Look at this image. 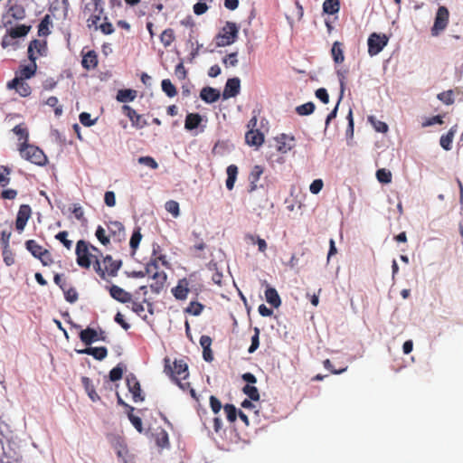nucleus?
<instances>
[{
    "label": "nucleus",
    "instance_id": "f257e3e1",
    "mask_svg": "<svg viewBox=\"0 0 463 463\" xmlns=\"http://www.w3.org/2000/svg\"><path fill=\"white\" fill-rule=\"evenodd\" d=\"M173 367L171 366L170 359H165V368L164 372L169 375L172 380L183 390H189L192 397L195 398V391L191 387V383L188 382L182 383V380H185L189 376L188 365L187 364L182 360H175L173 363Z\"/></svg>",
    "mask_w": 463,
    "mask_h": 463
},
{
    "label": "nucleus",
    "instance_id": "f03ea898",
    "mask_svg": "<svg viewBox=\"0 0 463 463\" xmlns=\"http://www.w3.org/2000/svg\"><path fill=\"white\" fill-rule=\"evenodd\" d=\"M102 262L104 265V269L101 268L100 261L98 258H96L94 264L95 271L102 279H106V273L109 276L115 277L122 265L121 260H113V258L110 255H107L106 257H104Z\"/></svg>",
    "mask_w": 463,
    "mask_h": 463
},
{
    "label": "nucleus",
    "instance_id": "7ed1b4c3",
    "mask_svg": "<svg viewBox=\"0 0 463 463\" xmlns=\"http://www.w3.org/2000/svg\"><path fill=\"white\" fill-rule=\"evenodd\" d=\"M19 151L23 158L37 165H44L47 162V157L43 151L35 146L23 143Z\"/></svg>",
    "mask_w": 463,
    "mask_h": 463
},
{
    "label": "nucleus",
    "instance_id": "20e7f679",
    "mask_svg": "<svg viewBox=\"0 0 463 463\" xmlns=\"http://www.w3.org/2000/svg\"><path fill=\"white\" fill-rule=\"evenodd\" d=\"M25 15L26 12L22 0H6L5 14L3 15V23L5 27L12 24V21L7 20L9 16L14 20H23Z\"/></svg>",
    "mask_w": 463,
    "mask_h": 463
},
{
    "label": "nucleus",
    "instance_id": "39448f33",
    "mask_svg": "<svg viewBox=\"0 0 463 463\" xmlns=\"http://www.w3.org/2000/svg\"><path fill=\"white\" fill-rule=\"evenodd\" d=\"M239 27L235 23L226 22L221 32L216 35V44L224 47L232 44L238 38Z\"/></svg>",
    "mask_w": 463,
    "mask_h": 463
},
{
    "label": "nucleus",
    "instance_id": "423d86ee",
    "mask_svg": "<svg viewBox=\"0 0 463 463\" xmlns=\"http://www.w3.org/2000/svg\"><path fill=\"white\" fill-rule=\"evenodd\" d=\"M75 253L77 256V264L84 269H89L92 260L95 262L96 258H98L96 255L90 253L89 244L83 240H80L77 242Z\"/></svg>",
    "mask_w": 463,
    "mask_h": 463
},
{
    "label": "nucleus",
    "instance_id": "0eeeda50",
    "mask_svg": "<svg viewBox=\"0 0 463 463\" xmlns=\"http://www.w3.org/2000/svg\"><path fill=\"white\" fill-rule=\"evenodd\" d=\"M25 247L34 258L41 260L43 265L48 266L52 263V259L49 250L41 246L36 241L28 240L25 242Z\"/></svg>",
    "mask_w": 463,
    "mask_h": 463
},
{
    "label": "nucleus",
    "instance_id": "6e6552de",
    "mask_svg": "<svg viewBox=\"0 0 463 463\" xmlns=\"http://www.w3.org/2000/svg\"><path fill=\"white\" fill-rule=\"evenodd\" d=\"M389 37L384 33H372L367 40L368 54L373 57L380 53L388 44Z\"/></svg>",
    "mask_w": 463,
    "mask_h": 463
},
{
    "label": "nucleus",
    "instance_id": "1a4fd4ad",
    "mask_svg": "<svg viewBox=\"0 0 463 463\" xmlns=\"http://www.w3.org/2000/svg\"><path fill=\"white\" fill-rule=\"evenodd\" d=\"M449 19V12L446 6H439L436 13L434 24L431 28L432 36H438L440 32L444 31L448 26Z\"/></svg>",
    "mask_w": 463,
    "mask_h": 463
},
{
    "label": "nucleus",
    "instance_id": "9d476101",
    "mask_svg": "<svg viewBox=\"0 0 463 463\" xmlns=\"http://www.w3.org/2000/svg\"><path fill=\"white\" fill-rule=\"evenodd\" d=\"M47 42L45 40L34 39L30 42L28 46V58L30 61H36L41 56L47 54Z\"/></svg>",
    "mask_w": 463,
    "mask_h": 463
},
{
    "label": "nucleus",
    "instance_id": "9b49d317",
    "mask_svg": "<svg viewBox=\"0 0 463 463\" xmlns=\"http://www.w3.org/2000/svg\"><path fill=\"white\" fill-rule=\"evenodd\" d=\"M127 386L129 392L132 394L135 402H143L145 397L142 394L140 383L133 373H129L126 378Z\"/></svg>",
    "mask_w": 463,
    "mask_h": 463
},
{
    "label": "nucleus",
    "instance_id": "f8f14e48",
    "mask_svg": "<svg viewBox=\"0 0 463 463\" xmlns=\"http://www.w3.org/2000/svg\"><path fill=\"white\" fill-rule=\"evenodd\" d=\"M124 114L129 118L134 128L141 129L147 126V122L143 118V116L138 114L134 109L128 105L122 107Z\"/></svg>",
    "mask_w": 463,
    "mask_h": 463
},
{
    "label": "nucleus",
    "instance_id": "ddd939ff",
    "mask_svg": "<svg viewBox=\"0 0 463 463\" xmlns=\"http://www.w3.org/2000/svg\"><path fill=\"white\" fill-rule=\"evenodd\" d=\"M32 215V209L28 204H22L19 207L16 220H15V228L19 232H22Z\"/></svg>",
    "mask_w": 463,
    "mask_h": 463
},
{
    "label": "nucleus",
    "instance_id": "4468645a",
    "mask_svg": "<svg viewBox=\"0 0 463 463\" xmlns=\"http://www.w3.org/2000/svg\"><path fill=\"white\" fill-rule=\"evenodd\" d=\"M8 90H15L21 97H28L32 93L31 86L24 80L13 79L6 84Z\"/></svg>",
    "mask_w": 463,
    "mask_h": 463
},
{
    "label": "nucleus",
    "instance_id": "2eb2a0df",
    "mask_svg": "<svg viewBox=\"0 0 463 463\" xmlns=\"http://www.w3.org/2000/svg\"><path fill=\"white\" fill-rule=\"evenodd\" d=\"M241 90V80L239 78H231L228 79L226 84L224 86V90L222 92V98L224 99L236 97L240 93Z\"/></svg>",
    "mask_w": 463,
    "mask_h": 463
},
{
    "label": "nucleus",
    "instance_id": "dca6fc26",
    "mask_svg": "<svg viewBox=\"0 0 463 463\" xmlns=\"http://www.w3.org/2000/svg\"><path fill=\"white\" fill-rule=\"evenodd\" d=\"M37 64L36 61H30L28 65H21L18 71H15V76L14 79L19 80H29L33 77L36 73Z\"/></svg>",
    "mask_w": 463,
    "mask_h": 463
},
{
    "label": "nucleus",
    "instance_id": "f3484780",
    "mask_svg": "<svg viewBox=\"0 0 463 463\" xmlns=\"http://www.w3.org/2000/svg\"><path fill=\"white\" fill-rule=\"evenodd\" d=\"M189 291V282L188 279L185 278L179 279L177 285L172 288V293L174 297L178 300L186 299Z\"/></svg>",
    "mask_w": 463,
    "mask_h": 463
},
{
    "label": "nucleus",
    "instance_id": "a211bd4d",
    "mask_svg": "<svg viewBox=\"0 0 463 463\" xmlns=\"http://www.w3.org/2000/svg\"><path fill=\"white\" fill-rule=\"evenodd\" d=\"M109 294L111 298H113L114 299L120 303H128L132 299V296L129 292H127L126 290H124L123 288L117 285H112L109 288Z\"/></svg>",
    "mask_w": 463,
    "mask_h": 463
},
{
    "label": "nucleus",
    "instance_id": "6ab92c4d",
    "mask_svg": "<svg viewBox=\"0 0 463 463\" xmlns=\"http://www.w3.org/2000/svg\"><path fill=\"white\" fill-rule=\"evenodd\" d=\"M246 143L251 146H260L264 142V135L259 129H250L245 135Z\"/></svg>",
    "mask_w": 463,
    "mask_h": 463
},
{
    "label": "nucleus",
    "instance_id": "aec40b11",
    "mask_svg": "<svg viewBox=\"0 0 463 463\" xmlns=\"http://www.w3.org/2000/svg\"><path fill=\"white\" fill-rule=\"evenodd\" d=\"M78 354L92 355L96 360L101 361L108 355V349L105 346H88L82 350H77Z\"/></svg>",
    "mask_w": 463,
    "mask_h": 463
},
{
    "label": "nucleus",
    "instance_id": "412c9836",
    "mask_svg": "<svg viewBox=\"0 0 463 463\" xmlns=\"http://www.w3.org/2000/svg\"><path fill=\"white\" fill-rule=\"evenodd\" d=\"M151 278L153 279L154 282L150 284V288L154 293L159 294L164 288L167 276L165 271H160L156 272L153 276H151Z\"/></svg>",
    "mask_w": 463,
    "mask_h": 463
},
{
    "label": "nucleus",
    "instance_id": "4be33fe9",
    "mask_svg": "<svg viewBox=\"0 0 463 463\" xmlns=\"http://www.w3.org/2000/svg\"><path fill=\"white\" fill-rule=\"evenodd\" d=\"M221 93L212 87H204L200 92V98L206 103H213L220 99Z\"/></svg>",
    "mask_w": 463,
    "mask_h": 463
},
{
    "label": "nucleus",
    "instance_id": "5701e85b",
    "mask_svg": "<svg viewBox=\"0 0 463 463\" xmlns=\"http://www.w3.org/2000/svg\"><path fill=\"white\" fill-rule=\"evenodd\" d=\"M80 339L86 345L90 346L92 343L99 341V333L91 328L87 327L80 332Z\"/></svg>",
    "mask_w": 463,
    "mask_h": 463
},
{
    "label": "nucleus",
    "instance_id": "b1692460",
    "mask_svg": "<svg viewBox=\"0 0 463 463\" xmlns=\"http://www.w3.org/2000/svg\"><path fill=\"white\" fill-rule=\"evenodd\" d=\"M345 45L343 43L335 41L331 48V56L335 64H341L345 61Z\"/></svg>",
    "mask_w": 463,
    "mask_h": 463
},
{
    "label": "nucleus",
    "instance_id": "393cba45",
    "mask_svg": "<svg viewBox=\"0 0 463 463\" xmlns=\"http://www.w3.org/2000/svg\"><path fill=\"white\" fill-rule=\"evenodd\" d=\"M293 142L294 137H288L285 134H282L279 137H277V143H278V151L286 154L288 151H290L293 147Z\"/></svg>",
    "mask_w": 463,
    "mask_h": 463
},
{
    "label": "nucleus",
    "instance_id": "a878e982",
    "mask_svg": "<svg viewBox=\"0 0 463 463\" xmlns=\"http://www.w3.org/2000/svg\"><path fill=\"white\" fill-rule=\"evenodd\" d=\"M263 167L261 165H256L251 169L249 180H250V192H253L257 189V183L259 182L261 175L263 174Z\"/></svg>",
    "mask_w": 463,
    "mask_h": 463
},
{
    "label": "nucleus",
    "instance_id": "bb28decb",
    "mask_svg": "<svg viewBox=\"0 0 463 463\" xmlns=\"http://www.w3.org/2000/svg\"><path fill=\"white\" fill-rule=\"evenodd\" d=\"M203 120L199 113H188L185 117L184 128L186 130H194L197 128Z\"/></svg>",
    "mask_w": 463,
    "mask_h": 463
},
{
    "label": "nucleus",
    "instance_id": "cd10ccee",
    "mask_svg": "<svg viewBox=\"0 0 463 463\" xmlns=\"http://www.w3.org/2000/svg\"><path fill=\"white\" fill-rule=\"evenodd\" d=\"M81 65L86 70L95 69L98 65V56L95 51H89L82 57Z\"/></svg>",
    "mask_w": 463,
    "mask_h": 463
},
{
    "label": "nucleus",
    "instance_id": "c85d7f7f",
    "mask_svg": "<svg viewBox=\"0 0 463 463\" xmlns=\"http://www.w3.org/2000/svg\"><path fill=\"white\" fill-rule=\"evenodd\" d=\"M265 298L266 301L275 308H278L281 304V299L278 291L269 286H268L265 290Z\"/></svg>",
    "mask_w": 463,
    "mask_h": 463
},
{
    "label": "nucleus",
    "instance_id": "c756f323",
    "mask_svg": "<svg viewBox=\"0 0 463 463\" xmlns=\"http://www.w3.org/2000/svg\"><path fill=\"white\" fill-rule=\"evenodd\" d=\"M30 30H31V25L18 24V25H15L14 27H11L8 30V34L13 39L21 38V37L27 35V33L30 32Z\"/></svg>",
    "mask_w": 463,
    "mask_h": 463
},
{
    "label": "nucleus",
    "instance_id": "7c9ffc66",
    "mask_svg": "<svg viewBox=\"0 0 463 463\" xmlns=\"http://www.w3.org/2000/svg\"><path fill=\"white\" fill-rule=\"evenodd\" d=\"M457 132V126L452 127L446 135H442L439 144L445 150H450L454 136Z\"/></svg>",
    "mask_w": 463,
    "mask_h": 463
},
{
    "label": "nucleus",
    "instance_id": "2f4dec72",
    "mask_svg": "<svg viewBox=\"0 0 463 463\" xmlns=\"http://www.w3.org/2000/svg\"><path fill=\"white\" fill-rule=\"evenodd\" d=\"M227 179H226V187L228 190L232 191L234 187L235 181L238 175V167L235 165H230L227 169Z\"/></svg>",
    "mask_w": 463,
    "mask_h": 463
},
{
    "label": "nucleus",
    "instance_id": "473e14b6",
    "mask_svg": "<svg viewBox=\"0 0 463 463\" xmlns=\"http://www.w3.org/2000/svg\"><path fill=\"white\" fill-rule=\"evenodd\" d=\"M81 382L90 399L94 402L99 401L100 397L96 392L90 379L88 377H82Z\"/></svg>",
    "mask_w": 463,
    "mask_h": 463
},
{
    "label": "nucleus",
    "instance_id": "72a5a7b5",
    "mask_svg": "<svg viewBox=\"0 0 463 463\" xmlns=\"http://www.w3.org/2000/svg\"><path fill=\"white\" fill-rule=\"evenodd\" d=\"M137 97V91L130 89L119 90L117 93V100L122 103L133 101Z\"/></svg>",
    "mask_w": 463,
    "mask_h": 463
},
{
    "label": "nucleus",
    "instance_id": "f704fd0d",
    "mask_svg": "<svg viewBox=\"0 0 463 463\" xmlns=\"http://www.w3.org/2000/svg\"><path fill=\"white\" fill-rule=\"evenodd\" d=\"M103 13H104V9L102 8V9L98 10L96 13L90 14L89 17L87 19V26L90 29L94 28V30L97 31L98 26L99 25V22L100 21Z\"/></svg>",
    "mask_w": 463,
    "mask_h": 463
},
{
    "label": "nucleus",
    "instance_id": "c9c22d12",
    "mask_svg": "<svg viewBox=\"0 0 463 463\" xmlns=\"http://www.w3.org/2000/svg\"><path fill=\"white\" fill-rule=\"evenodd\" d=\"M175 40V32L172 28L164 30L160 35L162 44L166 48L169 47Z\"/></svg>",
    "mask_w": 463,
    "mask_h": 463
},
{
    "label": "nucleus",
    "instance_id": "e433bc0d",
    "mask_svg": "<svg viewBox=\"0 0 463 463\" xmlns=\"http://www.w3.org/2000/svg\"><path fill=\"white\" fill-rule=\"evenodd\" d=\"M109 232L110 235L118 236L120 239L124 235V226L120 222H109L108 224Z\"/></svg>",
    "mask_w": 463,
    "mask_h": 463
},
{
    "label": "nucleus",
    "instance_id": "4c0bfd02",
    "mask_svg": "<svg viewBox=\"0 0 463 463\" xmlns=\"http://www.w3.org/2000/svg\"><path fill=\"white\" fill-rule=\"evenodd\" d=\"M339 0H326L323 4V10L329 14H335L339 11Z\"/></svg>",
    "mask_w": 463,
    "mask_h": 463
},
{
    "label": "nucleus",
    "instance_id": "58836bf2",
    "mask_svg": "<svg viewBox=\"0 0 463 463\" xmlns=\"http://www.w3.org/2000/svg\"><path fill=\"white\" fill-rule=\"evenodd\" d=\"M51 24V18L49 14H46L38 25V35L47 36L51 33L49 26Z\"/></svg>",
    "mask_w": 463,
    "mask_h": 463
},
{
    "label": "nucleus",
    "instance_id": "ea45409f",
    "mask_svg": "<svg viewBox=\"0 0 463 463\" xmlns=\"http://www.w3.org/2000/svg\"><path fill=\"white\" fill-rule=\"evenodd\" d=\"M368 121L377 132L386 133L389 129L388 125L385 122L377 119L374 116H369Z\"/></svg>",
    "mask_w": 463,
    "mask_h": 463
},
{
    "label": "nucleus",
    "instance_id": "a19ab883",
    "mask_svg": "<svg viewBox=\"0 0 463 463\" xmlns=\"http://www.w3.org/2000/svg\"><path fill=\"white\" fill-rule=\"evenodd\" d=\"M103 1L102 0H90V2L85 4L84 14H93L98 10L103 8Z\"/></svg>",
    "mask_w": 463,
    "mask_h": 463
},
{
    "label": "nucleus",
    "instance_id": "79ce46f5",
    "mask_svg": "<svg viewBox=\"0 0 463 463\" xmlns=\"http://www.w3.org/2000/svg\"><path fill=\"white\" fill-rule=\"evenodd\" d=\"M162 90L169 98H173L177 94L175 86L171 82L169 79H165L161 82Z\"/></svg>",
    "mask_w": 463,
    "mask_h": 463
},
{
    "label": "nucleus",
    "instance_id": "37998d69",
    "mask_svg": "<svg viewBox=\"0 0 463 463\" xmlns=\"http://www.w3.org/2000/svg\"><path fill=\"white\" fill-rule=\"evenodd\" d=\"M156 443L160 448H167L169 446L168 434L165 430H161L156 434Z\"/></svg>",
    "mask_w": 463,
    "mask_h": 463
},
{
    "label": "nucleus",
    "instance_id": "c03bdc74",
    "mask_svg": "<svg viewBox=\"0 0 463 463\" xmlns=\"http://www.w3.org/2000/svg\"><path fill=\"white\" fill-rule=\"evenodd\" d=\"M246 239L249 240L252 244H257L258 249L260 252H265L267 250V242L264 239H261L258 236L248 234Z\"/></svg>",
    "mask_w": 463,
    "mask_h": 463
},
{
    "label": "nucleus",
    "instance_id": "a18cd8bd",
    "mask_svg": "<svg viewBox=\"0 0 463 463\" xmlns=\"http://www.w3.org/2000/svg\"><path fill=\"white\" fill-rule=\"evenodd\" d=\"M204 306L197 301L190 302L189 306L184 309V312L189 313L194 316H199L203 310Z\"/></svg>",
    "mask_w": 463,
    "mask_h": 463
},
{
    "label": "nucleus",
    "instance_id": "49530a36",
    "mask_svg": "<svg viewBox=\"0 0 463 463\" xmlns=\"http://www.w3.org/2000/svg\"><path fill=\"white\" fill-rule=\"evenodd\" d=\"M315 104L313 102H307L296 108V111L300 116H307L314 112Z\"/></svg>",
    "mask_w": 463,
    "mask_h": 463
},
{
    "label": "nucleus",
    "instance_id": "de8ad7c7",
    "mask_svg": "<svg viewBox=\"0 0 463 463\" xmlns=\"http://www.w3.org/2000/svg\"><path fill=\"white\" fill-rule=\"evenodd\" d=\"M159 252H160V246L158 244H154L151 259H156L157 263L160 261L163 266L168 267V261L166 260V256L164 254H160Z\"/></svg>",
    "mask_w": 463,
    "mask_h": 463
},
{
    "label": "nucleus",
    "instance_id": "09e8293b",
    "mask_svg": "<svg viewBox=\"0 0 463 463\" xmlns=\"http://www.w3.org/2000/svg\"><path fill=\"white\" fill-rule=\"evenodd\" d=\"M243 392L251 400V401H259L260 400V393L258 389L250 384H246L243 389Z\"/></svg>",
    "mask_w": 463,
    "mask_h": 463
},
{
    "label": "nucleus",
    "instance_id": "8fccbe9b",
    "mask_svg": "<svg viewBox=\"0 0 463 463\" xmlns=\"http://www.w3.org/2000/svg\"><path fill=\"white\" fill-rule=\"evenodd\" d=\"M141 239H142V234L140 232V228H137L133 232L132 236L130 238V241H129V245L133 250V253H135L136 250L137 249Z\"/></svg>",
    "mask_w": 463,
    "mask_h": 463
},
{
    "label": "nucleus",
    "instance_id": "3c124183",
    "mask_svg": "<svg viewBox=\"0 0 463 463\" xmlns=\"http://www.w3.org/2000/svg\"><path fill=\"white\" fill-rule=\"evenodd\" d=\"M224 412L226 414V418L230 422H234L237 419V409L232 404H225L223 406Z\"/></svg>",
    "mask_w": 463,
    "mask_h": 463
},
{
    "label": "nucleus",
    "instance_id": "603ef678",
    "mask_svg": "<svg viewBox=\"0 0 463 463\" xmlns=\"http://www.w3.org/2000/svg\"><path fill=\"white\" fill-rule=\"evenodd\" d=\"M45 103L54 109L55 116L59 117L62 114V107L59 105V100L55 96L49 97Z\"/></svg>",
    "mask_w": 463,
    "mask_h": 463
},
{
    "label": "nucleus",
    "instance_id": "864d4df0",
    "mask_svg": "<svg viewBox=\"0 0 463 463\" xmlns=\"http://www.w3.org/2000/svg\"><path fill=\"white\" fill-rule=\"evenodd\" d=\"M376 177L380 183L389 184L392 182V173L385 168L377 170Z\"/></svg>",
    "mask_w": 463,
    "mask_h": 463
},
{
    "label": "nucleus",
    "instance_id": "5fc2aeb1",
    "mask_svg": "<svg viewBox=\"0 0 463 463\" xmlns=\"http://www.w3.org/2000/svg\"><path fill=\"white\" fill-rule=\"evenodd\" d=\"M62 291L64 293L65 299L70 303H74L78 300V293L74 288H62Z\"/></svg>",
    "mask_w": 463,
    "mask_h": 463
},
{
    "label": "nucleus",
    "instance_id": "6e6d98bb",
    "mask_svg": "<svg viewBox=\"0 0 463 463\" xmlns=\"http://www.w3.org/2000/svg\"><path fill=\"white\" fill-rule=\"evenodd\" d=\"M165 210L170 213L174 217H178L180 214L179 203L176 201L169 200L165 203Z\"/></svg>",
    "mask_w": 463,
    "mask_h": 463
},
{
    "label": "nucleus",
    "instance_id": "4d7b16f0",
    "mask_svg": "<svg viewBox=\"0 0 463 463\" xmlns=\"http://www.w3.org/2000/svg\"><path fill=\"white\" fill-rule=\"evenodd\" d=\"M123 370H124L123 365L121 364H118L116 367H114L109 372V380L111 382H117V381L120 380L123 376Z\"/></svg>",
    "mask_w": 463,
    "mask_h": 463
},
{
    "label": "nucleus",
    "instance_id": "13d9d810",
    "mask_svg": "<svg viewBox=\"0 0 463 463\" xmlns=\"http://www.w3.org/2000/svg\"><path fill=\"white\" fill-rule=\"evenodd\" d=\"M437 98L446 105L454 103L453 90H451L439 93Z\"/></svg>",
    "mask_w": 463,
    "mask_h": 463
},
{
    "label": "nucleus",
    "instance_id": "bf43d9fd",
    "mask_svg": "<svg viewBox=\"0 0 463 463\" xmlns=\"http://www.w3.org/2000/svg\"><path fill=\"white\" fill-rule=\"evenodd\" d=\"M128 420H130V422L132 423V425L135 427V429L139 433H142L143 432L142 420L139 417L134 415L133 411H128Z\"/></svg>",
    "mask_w": 463,
    "mask_h": 463
},
{
    "label": "nucleus",
    "instance_id": "052dcab7",
    "mask_svg": "<svg viewBox=\"0 0 463 463\" xmlns=\"http://www.w3.org/2000/svg\"><path fill=\"white\" fill-rule=\"evenodd\" d=\"M260 345V329L258 327L254 328V335L251 337V344L248 349L250 354L254 353Z\"/></svg>",
    "mask_w": 463,
    "mask_h": 463
},
{
    "label": "nucleus",
    "instance_id": "680f3d73",
    "mask_svg": "<svg viewBox=\"0 0 463 463\" xmlns=\"http://www.w3.org/2000/svg\"><path fill=\"white\" fill-rule=\"evenodd\" d=\"M95 235L101 244L106 246L109 243V236L106 235V231L102 226H98Z\"/></svg>",
    "mask_w": 463,
    "mask_h": 463
},
{
    "label": "nucleus",
    "instance_id": "e2e57ef3",
    "mask_svg": "<svg viewBox=\"0 0 463 463\" xmlns=\"http://www.w3.org/2000/svg\"><path fill=\"white\" fill-rule=\"evenodd\" d=\"M68 232L66 231L60 232L55 235V239L60 241L67 250L72 247V241L67 239Z\"/></svg>",
    "mask_w": 463,
    "mask_h": 463
},
{
    "label": "nucleus",
    "instance_id": "0e129e2a",
    "mask_svg": "<svg viewBox=\"0 0 463 463\" xmlns=\"http://www.w3.org/2000/svg\"><path fill=\"white\" fill-rule=\"evenodd\" d=\"M138 163L146 165L151 169H156L158 167V164L156 163V161L152 156H149L139 157Z\"/></svg>",
    "mask_w": 463,
    "mask_h": 463
},
{
    "label": "nucleus",
    "instance_id": "69168bd1",
    "mask_svg": "<svg viewBox=\"0 0 463 463\" xmlns=\"http://www.w3.org/2000/svg\"><path fill=\"white\" fill-rule=\"evenodd\" d=\"M222 62L226 67H235L238 64L237 52H232L222 59Z\"/></svg>",
    "mask_w": 463,
    "mask_h": 463
},
{
    "label": "nucleus",
    "instance_id": "338daca9",
    "mask_svg": "<svg viewBox=\"0 0 463 463\" xmlns=\"http://www.w3.org/2000/svg\"><path fill=\"white\" fill-rule=\"evenodd\" d=\"M2 172L0 171V184L6 186L10 183V178L7 176L11 173V169L7 166H1Z\"/></svg>",
    "mask_w": 463,
    "mask_h": 463
},
{
    "label": "nucleus",
    "instance_id": "774afa93",
    "mask_svg": "<svg viewBox=\"0 0 463 463\" xmlns=\"http://www.w3.org/2000/svg\"><path fill=\"white\" fill-rule=\"evenodd\" d=\"M98 30H100L104 34H111L114 32V27L111 23L108 22V18L104 17V22L98 26Z\"/></svg>",
    "mask_w": 463,
    "mask_h": 463
}]
</instances>
